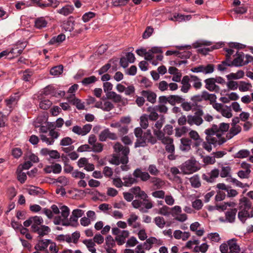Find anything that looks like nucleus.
Returning a JSON list of instances; mask_svg holds the SVG:
<instances>
[{
	"instance_id": "e433bc0d",
	"label": "nucleus",
	"mask_w": 253,
	"mask_h": 253,
	"mask_svg": "<svg viewBox=\"0 0 253 253\" xmlns=\"http://www.w3.org/2000/svg\"><path fill=\"white\" fill-rule=\"evenodd\" d=\"M106 96L108 99L112 100L115 103H120L122 100V96L114 91L107 92Z\"/></svg>"
},
{
	"instance_id": "20e7f679",
	"label": "nucleus",
	"mask_w": 253,
	"mask_h": 253,
	"mask_svg": "<svg viewBox=\"0 0 253 253\" xmlns=\"http://www.w3.org/2000/svg\"><path fill=\"white\" fill-rule=\"evenodd\" d=\"M229 128V124L221 123L218 126L216 125H212L211 127L207 129L210 130L216 139L221 140L225 143L227 140V138H225L224 134L226 132Z\"/></svg>"
},
{
	"instance_id": "c03bdc74",
	"label": "nucleus",
	"mask_w": 253,
	"mask_h": 253,
	"mask_svg": "<svg viewBox=\"0 0 253 253\" xmlns=\"http://www.w3.org/2000/svg\"><path fill=\"white\" fill-rule=\"evenodd\" d=\"M148 243H150L152 247H159L164 244V242L162 239H157L154 237H150L148 238Z\"/></svg>"
},
{
	"instance_id": "f257e3e1",
	"label": "nucleus",
	"mask_w": 253,
	"mask_h": 253,
	"mask_svg": "<svg viewBox=\"0 0 253 253\" xmlns=\"http://www.w3.org/2000/svg\"><path fill=\"white\" fill-rule=\"evenodd\" d=\"M115 154L110 160V162L116 165L122 164L121 168L123 171H127L129 167L126 165L128 162V155L129 149L128 147L123 146L120 143L116 142L113 146Z\"/></svg>"
},
{
	"instance_id": "7c9ffc66",
	"label": "nucleus",
	"mask_w": 253,
	"mask_h": 253,
	"mask_svg": "<svg viewBox=\"0 0 253 253\" xmlns=\"http://www.w3.org/2000/svg\"><path fill=\"white\" fill-rule=\"evenodd\" d=\"M190 234L188 232H182L180 230H176L173 232V237L176 239H182L183 241L187 240L190 237Z\"/></svg>"
},
{
	"instance_id": "0eeeda50",
	"label": "nucleus",
	"mask_w": 253,
	"mask_h": 253,
	"mask_svg": "<svg viewBox=\"0 0 253 253\" xmlns=\"http://www.w3.org/2000/svg\"><path fill=\"white\" fill-rule=\"evenodd\" d=\"M219 250L221 253H240V247L234 239L228 240L227 244H221Z\"/></svg>"
},
{
	"instance_id": "6e6d98bb",
	"label": "nucleus",
	"mask_w": 253,
	"mask_h": 253,
	"mask_svg": "<svg viewBox=\"0 0 253 253\" xmlns=\"http://www.w3.org/2000/svg\"><path fill=\"white\" fill-rule=\"evenodd\" d=\"M97 81V78L94 76H91L89 77L84 78L82 83L84 85L87 86L90 84L94 83Z\"/></svg>"
},
{
	"instance_id": "37998d69",
	"label": "nucleus",
	"mask_w": 253,
	"mask_h": 253,
	"mask_svg": "<svg viewBox=\"0 0 253 253\" xmlns=\"http://www.w3.org/2000/svg\"><path fill=\"white\" fill-rule=\"evenodd\" d=\"M231 167L226 166H222L221 167V170L220 172V176L222 178L228 177L231 176Z\"/></svg>"
},
{
	"instance_id": "2f4dec72",
	"label": "nucleus",
	"mask_w": 253,
	"mask_h": 253,
	"mask_svg": "<svg viewBox=\"0 0 253 253\" xmlns=\"http://www.w3.org/2000/svg\"><path fill=\"white\" fill-rule=\"evenodd\" d=\"M169 103L172 106H174L176 104H180L185 100V99L181 96L178 95H169Z\"/></svg>"
},
{
	"instance_id": "603ef678",
	"label": "nucleus",
	"mask_w": 253,
	"mask_h": 253,
	"mask_svg": "<svg viewBox=\"0 0 253 253\" xmlns=\"http://www.w3.org/2000/svg\"><path fill=\"white\" fill-rule=\"evenodd\" d=\"M70 101H71L72 103L76 106L77 109L79 110H83L84 108V105L83 103L81 102V101L76 98V97H74L71 99H69Z\"/></svg>"
},
{
	"instance_id": "b1692460",
	"label": "nucleus",
	"mask_w": 253,
	"mask_h": 253,
	"mask_svg": "<svg viewBox=\"0 0 253 253\" xmlns=\"http://www.w3.org/2000/svg\"><path fill=\"white\" fill-rule=\"evenodd\" d=\"M75 22L71 17H69L67 20L64 21L61 25L62 29L65 32H71L74 29Z\"/></svg>"
},
{
	"instance_id": "393cba45",
	"label": "nucleus",
	"mask_w": 253,
	"mask_h": 253,
	"mask_svg": "<svg viewBox=\"0 0 253 253\" xmlns=\"http://www.w3.org/2000/svg\"><path fill=\"white\" fill-rule=\"evenodd\" d=\"M189 136L191 139L194 141V146L198 147L202 144L203 139L196 131L190 130L189 132Z\"/></svg>"
},
{
	"instance_id": "cd10ccee",
	"label": "nucleus",
	"mask_w": 253,
	"mask_h": 253,
	"mask_svg": "<svg viewBox=\"0 0 253 253\" xmlns=\"http://www.w3.org/2000/svg\"><path fill=\"white\" fill-rule=\"evenodd\" d=\"M141 95L146 98L147 100L151 103H154L156 101V94L150 90H142L141 92Z\"/></svg>"
},
{
	"instance_id": "3c124183",
	"label": "nucleus",
	"mask_w": 253,
	"mask_h": 253,
	"mask_svg": "<svg viewBox=\"0 0 253 253\" xmlns=\"http://www.w3.org/2000/svg\"><path fill=\"white\" fill-rule=\"evenodd\" d=\"M52 105V102L49 99H43L42 100L39 104L40 108L43 110H47L50 108Z\"/></svg>"
},
{
	"instance_id": "e2e57ef3",
	"label": "nucleus",
	"mask_w": 253,
	"mask_h": 253,
	"mask_svg": "<svg viewBox=\"0 0 253 253\" xmlns=\"http://www.w3.org/2000/svg\"><path fill=\"white\" fill-rule=\"evenodd\" d=\"M62 217L66 219L70 213V210L66 206H62L60 208Z\"/></svg>"
},
{
	"instance_id": "7ed1b4c3",
	"label": "nucleus",
	"mask_w": 253,
	"mask_h": 253,
	"mask_svg": "<svg viewBox=\"0 0 253 253\" xmlns=\"http://www.w3.org/2000/svg\"><path fill=\"white\" fill-rule=\"evenodd\" d=\"M239 210L238 217L243 223H244L247 218L253 217V207L250 200L245 197L240 200Z\"/></svg>"
},
{
	"instance_id": "a19ab883",
	"label": "nucleus",
	"mask_w": 253,
	"mask_h": 253,
	"mask_svg": "<svg viewBox=\"0 0 253 253\" xmlns=\"http://www.w3.org/2000/svg\"><path fill=\"white\" fill-rule=\"evenodd\" d=\"M65 40V36L63 34L58 35L57 36L52 37L49 41L48 43L50 45H53L56 43L62 42Z\"/></svg>"
},
{
	"instance_id": "412c9836",
	"label": "nucleus",
	"mask_w": 253,
	"mask_h": 253,
	"mask_svg": "<svg viewBox=\"0 0 253 253\" xmlns=\"http://www.w3.org/2000/svg\"><path fill=\"white\" fill-rule=\"evenodd\" d=\"M219 174V170L217 169H214L210 172L203 174V178L208 182H212L216 178L218 177Z\"/></svg>"
},
{
	"instance_id": "58836bf2",
	"label": "nucleus",
	"mask_w": 253,
	"mask_h": 253,
	"mask_svg": "<svg viewBox=\"0 0 253 253\" xmlns=\"http://www.w3.org/2000/svg\"><path fill=\"white\" fill-rule=\"evenodd\" d=\"M190 82L193 83V86L196 89H199L202 86V83L201 80L197 76L193 75L189 76Z\"/></svg>"
},
{
	"instance_id": "c9c22d12",
	"label": "nucleus",
	"mask_w": 253,
	"mask_h": 253,
	"mask_svg": "<svg viewBox=\"0 0 253 253\" xmlns=\"http://www.w3.org/2000/svg\"><path fill=\"white\" fill-rule=\"evenodd\" d=\"M50 240L45 239L39 241L38 243L35 246V249L37 250L42 251L47 248L51 242Z\"/></svg>"
},
{
	"instance_id": "69168bd1",
	"label": "nucleus",
	"mask_w": 253,
	"mask_h": 253,
	"mask_svg": "<svg viewBox=\"0 0 253 253\" xmlns=\"http://www.w3.org/2000/svg\"><path fill=\"white\" fill-rule=\"evenodd\" d=\"M91 147V151L95 153H100L103 151V144L99 142H97L93 145Z\"/></svg>"
},
{
	"instance_id": "a18cd8bd",
	"label": "nucleus",
	"mask_w": 253,
	"mask_h": 253,
	"mask_svg": "<svg viewBox=\"0 0 253 253\" xmlns=\"http://www.w3.org/2000/svg\"><path fill=\"white\" fill-rule=\"evenodd\" d=\"M189 181L193 187L198 188L201 186L200 177L197 174L190 178Z\"/></svg>"
},
{
	"instance_id": "8fccbe9b",
	"label": "nucleus",
	"mask_w": 253,
	"mask_h": 253,
	"mask_svg": "<svg viewBox=\"0 0 253 253\" xmlns=\"http://www.w3.org/2000/svg\"><path fill=\"white\" fill-rule=\"evenodd\" d=\"M154 222L161 229L163 228L166 225L165 220L162 216H156L154 219Z\"/></svg>"
},
{
	"instance_id": "864d4df0",
	"label": "nucleus",
	"mask_w": 253,
	"mask_h": 253,
	"mask_svg": "<svg viewBox=\"0 0 253 253\" xmlns=\"http://www.w3.org/2000/svg\"><path fill=\"white\" fill-rule=\"evenodd\" d=\"M140 125L143 129H146L148 126V116L143 114L140 117Z\"/></svg>"
},
{
	"instance_id": "680f3d73",
	"label": "nucleus",
	"mask_w": 253,
	"mask_h": 253,
	"mask_svg": "<svg viewBox=\"0 0 253 253\" xmlns=\"http://www.w3.org/2000/svg\"><path fill=\"white\" fill-rule=\"evenodd\" d=\"M72 176L75 178H80L82 179L84 178L89 179V176L86 177L85 173L78 170H74L72 173Z\"/></svg>"
},
{
	"instance_id": "bf43d9fd",
	"label": "nucleus",
	"mask_w": 253,
	"mask_h": 253,
	"mask_svg": "<svg viewBox=\"0 0 253 253\" xmlns=\"http://www.w3.org/2000/svg\"><path fill=\"white\" fill-rule=\"evenodd\" d=\"M28 193L31 195H39L42 193V190L37 187L32 186L28 189Z\"/></svg>"
},
{
	"instance_id": "09e8293b",
	"label": "nucleus",
	"mask_w": 253,
	"mask_h": 253,
	"mask_svg": "<svg viewBox=\"0 0 253 253\" xmlns=\"http://www.w3.org/2000/svg\"><path fill=\"white\" fill-rule=\"evenodd\" d=\"M175 136H176L177 137H180L182 136V135H184L185 134H186L188 132V131H189V129L188 128V127H187L186 126H183L180 127L176 128H175Z\"/></svg>"
},
{
	"instance_id": "6e6552de",
	"label": "nucleus",
	"mask_w": 253,
	"mask_h": 253,
	"mask_svg": "<svg viewBox=\"0 0 253 253\" xmlns=\"http://www.w3.org/2000/svg\"><path fill=\"white\" fill-rule=\"evenodd\" d=\"M26 45V42L19 41L8 47V59H12L19 56Z\"/></svg>"
},
{
	"instance_id": "c85d7f7f",
	"label": "nucleus",
	"mask_w": 253,
	"mask_h": 253,
	"mask_svg": "<svg viewBox=\"0 0 253 253\" xmlns=\"http://www.w3.org/2000/svg\"><path fill=\"white\" fill-rule=\"evenodd\" d=\"M180 149L182 151H188L191 149L192 141L188 138H182L180 139Z\"/></svg>"
},
{
	"instance_id": "2eb2a0df",
	"label": "nucleus",
	"mask_w": 253,
	"mask_h": 253,
	"mask_svg": "<svg viewBox=\"0 0 253 253\" xmlns=\"http://www.w3.org/2000/svg\"><path fill=\"white\" fill-rule=\"evenodd\" d=\"M98 137L99 141L101 142L106 141L107 139L112 140H116L118 139L117 134L111 132L108 128H106L103 130L101 131L99 134Z\"/></svg>"
},
{
	"instance_id": "f704fd0d",
	"label": "nucleus",
	"mask_w": 253,
	"mask_h": 253,
	"mask_svg": "<svg viewBox=\"0 0 253 253\" xmlns=\"http://www.w3.org/2000/svg\"><path fill=\"white\" fill-rule=\"evenodd\" d=\"M74 9V8L73 6L71 5H66L63 6L62 8L58 9L57 12V13L64 16H68L73 12Z\"/></svg>"
},
{
	"instance_id": "a211bd4d",
	"label": "nucleus",
	"mask_w": 253,
	"mask_h": 253,
	"mask_svg": "<svg viewBox=\"0 0 253 253\" xmlns=\"http://www.w3.org/2000/svg\"><path fill=\"white\" fill-rule=\"evenodd\" d=\"M237 210L236 208L228 210L225 213V219L223 217H220L219 220L221 221L233 223L235 221Z\"/></svg>"
},
{
	"instance_id": "1a4fd4ad",
	"label": "nucleus",
	"mask_w": 253,
	"mask_h": 253,
	"mask_svg": "<svg viewBox=\"0 0 253 253\" xmlns=\"http://www.w3.org/2000/svg\"><path fill=\"white\" fill-rule=\"evenodd\" d=\"M112 233L113 235L116 236L115 240L119 246H122L126 242V238H128L129 235V232L128 230H122L117 227L113 228L112 229Z\"/></svg>"
},
{
	"instance_id": "5fc2aeb1",
	"label": "nucleus",
	"mask_w": 253,
	"mask_h": 253,
	"mask_svg": "<svg viewBox=\"0 0 253 253\" xmlns=\"http://www.w3.org/2000/svg\"><path fill=\"white\" fill-rule=\"evenodd\" d=\"M148 112H150V115L148 116V119L152 121H156L158 118V114L155 111V109L153 107H148L147 109Z\"/></svg>"
},
{
	"instance_id": "052dcab7",
	"label": "nucleus",
	"mask_w": 253,
	"mask_h": 253,
	"mask_svg": "<svg viewBox=\"0 0 253 253\" xmlns=\"http://www.w3.org/2000/svg\"><path fill=\"white\" fill-rule=\"evenodd\" d=\"M55 180L54 183H59L61 184L62 186H65L69 183V179L64 176H59Z\"/></svg>"
},
{
	"instance_id": "72a5a7b5",
	"label": "nucleus",
	"mask_w": 253,
	"mask_h": 253,
	"mask_svg": "<svg viewBox=\"0 0 253 253\" xmlns=\"http://www.w3.org/2000/svg\"><path fill=\"white\" fill-rule=\"evenodd\" d=\"M83 243L91 253H97L96 250V245L92 239L84 240Z\"/></svg>"
},
{
	"instance_id": "4be33fe9",
	"label": "nucleus",
	"mask_w": 253,
	"mask_h": 253,
	"mask_svg": "<svg viewBox=\"0 0 253 253\" xmlns=\"http://www.w3.org/2000/svg\"><path fill=\"white\" fill-rule=\"evenodd\" d=\"M162 143L165 145V149L167 152L173 154L175 151V147L173 144V140L169 136L164 139Z\"/></svg>"
},
{
	"instance_id": "473e14b6",
	"label": "nucleus",
	"mask_w": 253,
	"mask_h": 253,
	"mask_svg": "<svg viewBox=\"0 0 253 253\" xmlns=\"http://www.w3.org/2000/svg\"><path fill=\"white\" fill-rule=\"evenodd\" d=\"M242 130V128L240 126H232L228 133H227L226 137L227 139H230L234 136L239 133Z\"/></svg>"
},
{
	"instance_id": "f8f14e48",
	"label": "nucleus",
	"mask_w": 253,
	"mask_h": 253,
	"mask_svg": "<svg viewBox=\"0 0 253 253\" xmlns=\"http://www.w3.org/2000/svg\"><path fill=\"white\" fill-rule=\"evenodd\" d=\"M203 112L202 110L197 111L194 115H189L187 116V123L190 125H195L200 126L204 121L202 118Z\"/></svg>"
},
{
	"instance_id": "774afa93",
	"label": "nucleus",
	"mask_w": 253,
	"mask_h": 253,
	"mask_svg": "<svg viewBox=\"0 0 253 253\" xmlns=\"http://www.w3.org/2000/svg\"><path fill=\"white\" fill-rule=\"evenodd\" d=\"M192 206L194 209L200 210L202 208L203 204L201 200L196 199L192 202Z\"/></svg>"
},
{
	"instance_id": "4c0bfd02",
	"label": "nucleus",
	"mask_w": 253,
	"mask_h": 253,
	"mask_svg": "<svg viewBox=\"0 0 253 253\" xmlns=\"http://www.w3.org/2000/svg\"><path fill=\"white\" fill-rule=\"evenodd\" d=\"M47 24V21L43 17H39L35 21V26L39 29L45 27Z\"/></svg>"
},
{
	"instance_id": "bb28decb",
	"label": "nucleus",
	"mask_w": 253,
	"mask_h": 253,
	"mask_svg": "<svg viewBox=\"0 0 253 253\" xmlns=\"http://www.w3.org/2000/svg\"><path fill=\"white\" fill-rule=\"evenodd\" d=\"M190 80L189 76H184L181 81L182 86L180 90L183 93H187L191 88V85L190 84Z\"/></svg>"
},
{
	"instance_id": "5701e85b",
	"label": "nucleus",
	"mask_w": 253,
	"mask_h": 253,
	"mask_svg": "<svg viewBox=\"0 0 253 253\" xmlns=\"http://www.w3.org/2000/svg\"><path fill=\"white\" fill-rule=\"evenodd\" d=\"M133 175L136 178H140L143 181H146L151 177L149 173L142 171L140 169H136L133 172Z\"/></svg>"
},
{
	"instance_id": "4d7b16f0",
	"label": "nucleus",
	"mask_w": 253,
	"mask_h": 253,
	"mask_svg": "<svg viewBox=\"0 0 253 253\" xmlns=\"http://www.w3.org/2000/svg\"><path fill=\"white\" fill-rule=\"evenodd\" d=\"M154 134L157 137L158 140H161L162 143L164 139H166L168 136H165V133L161 129H153Z\"/></svg>"
},
{
	"instance_id": "dca6fc26",
	"label": "nucleus",
	"mask_w": 253,
	"mask_h": 253,
	"mask_svg": "<svg viewBox=\"0 0 253 253\" xmlns=\"http://www.w3.org/2000/svg\"><path fill=\"white\" fill-rule=\"evenodd\" d=\"M162 53V50L160 47H154L148 51L146 60L150 61L152 64L156 66L158 62L154 60L155 55Z\"/></svg>"
},
{
	"instance_id": "423d86ee",
	"label": "nucleus",
	"mask_w": 253,
	"mask_h": 253,
	"mask_svg": "<svg viewBox=\"0 0 253 253\" xmlns=\"http://www.w3.org/2000/svg\"><path fill=\"white\" fill-rule=\"evenodd\" d=\"M206 137V141H202V146L203 148L207 151L208 152H210L212 150L211 145H213L214 147L217 145H221L224 143V141L221 140H217L215 137L210 133V130H208L207 129L204 131Z\"/></svg>"
},
{
	"instance_id": "9d476101",
	"label": "nucleus",
	"mask_w": 253,
	"mask_h": 253,
	"mask_svg": "<svg viewBox=\"0 0 253 253\" xmlns=\"http://www.w3.org/2000/svg\"><path fill=\"white\" fill-rule=\"evenodd\" d=\"M156 139L153 137L150 130H147L144 132V137L142 139H140L138 142H135V147H144L146 145L147 142L154 144L156 143Z\"/></svg>"
},
{
	"instance_id": "0e129e2a",
	"label": "nucleus",
	"mask_w": 253,
	"mask_h": 253,
	"mask_svg": "<svg viewBox=\"0 0 253 253\" xmlns=\"http://www.w3.org/2000/svg\"><path fill=\"white\" fill-rule=\"evenodd\" d=\"M96 15V13L93 12H88L85 13L82 16V20L84 22H87L90 19L94 18Z\"/></svg>"
},
{
	"instance_id": "49530a36",
	"label": "nucleus",
	"mask_w": 253,
	"mask_h": 253,
	"mask_svg": "<svg viewBox=\"0 0 253 253\" xmlns=\"http://www.w3.org/2000/svg\"><path fill=\"white\" fill-rule=\"evenodd\" d=\"M250 154V152L247 149H242L239 151L234 155L235 158L244 159L247 158Z\"/></svg>"
},
{
	"instance_id": "39448f33",
	"label": "nucleus",
	"mask_w": 253,
	"mask_h": 253,
	"mask_svg": "<svg viewBox=\"0 0 253 253\" xmlns=\"http://www.w3.org/2000/svg\"><path fill=\"white\" fill-rule=\"evenodd\" d=\"M137 198L143 199V201H141L138 200H135L132 201L131 204L134 208L139 209L141 212H147L148 211V210L150 209L153 207L152 203L146 200L148 198V196L144 191L141 190L140 191Z\"/></svg>"
},
{
	"instance_id": "c756f323",
	"label": "nucleus",
	"mask_w": 253,
	"mask_h": 253,
	"mask_svg": "<svg viewBox=\"0 0 253 253\" xmlns=\"http://www.w3.org/2000/svg\"><path fill=\"white\" fill-rule=\"evenodd\" d=\"M123 179L124 180V186L126 187H130L132 184L137 182L136 178L131 174L126 175L123 177Z\"/></svg>"
},
{
	"instance_id": "79ce46f5",
	"label": "nucleus",
	"mask_w": 253,
	"mask_h": 253,
	"mask_svg": "<svg viewBox=\"0 0 253 253\" xmlns=\"http://www.w3.org/2000/svg\"><path fill=\"white\" fill-rule=\"evenodd\" d=\"M252 85L250 83L245 81H240L239 83V90L241 92H246L251 90Z\"/></svg>"
},
{
	"instance_id": "de8ad7c7",
	"label": "nucleus",
	"mask_w": 253,
	"mask_h": 253,
	"mask_svg": "<svg viewBox=\"0 0 253 253\" xmlns=\"http://www.w3.org/2000/svg\"><path fill=\"white\" fill-rule=\"evenodd\" d=\"M63 71V66L61 65L52 68L50 71L51 75L54 76H58L61 75Z\"/></svg>"
},
{
	"instance_id": "ddd939ff",
	"label": "nucleus",
	"mask_w": 253,
	"mask_h": 253,
	"mask_svg": "<svg viewBox=\"0 0 253 253\" xmlns=\"http://www.w3.org/2000/svg\"><path fill=\"white\" fill-rule=\"evenodd\" d=\"M213 108L225 118H230L233 116L231 107L227 105L221 103L214 104Z\"/></svg>"
},
{
	"instance_id": "6ab92c4d",
	"label": "nucleus",
	"mask_w": 253,
	"mask_h": 253,
	"mask_svg": "<svg viewBox=\"0 0 253 253\" xmlns=\"http://www.w3.org/2000/svg\"><path fill=\"white\" fill-rule=\"evenodd\" d=\"M205 83V87L210 91H215L218 92L219 91V87L215 84L214 78H211L206 79L204 81Z\"/></svg>"
},
{
	"instance_id": "a878e982",
	"label": "nucleus",
	"mask_w": 253,
	"mask_h": 253,
	"mask_svg": "<svg viewBox=\"0 0 253 253\" xmlns=\"http://www.w3.org/2000/svg\"><path fill=\"white\" fill-rule=\"evenodd\" d=\"M242 167L245 169V170H239L238 172V176L241 178H248L251 172L250 165L248 164L243 163L242 164Z\"/></svg>"
},
{
	"instance_id": "ea45409f",
	"label": "nucleus",
	"mask_w": 253,
	"mask_h": 253,
	"mask_svg": "<svg viewBox=\"0 0 253 253\" xmlns=\"http://www.w3.org/2000/svg\"><path fill=\"white\" fill-rule=\"evenodd\" d=\"M151 182L153 184L156 189L162 188L165 184L164 180L160 178L153 177L151 178Z\"/></svg>"
},
{
	"instance_id": "9b49d317",
	"label": "nucleus",
	"mask_w": 253,
	"mask_h": 253,
	"mask_svg": "<svg viewBox=\"0 0 253 253\" xmlns=\"http://www.w3.org/2000/svg\"><path fill=\"white\" fill-rule=\"evenodd\" d=\"M105 241L104 248L106 253H116L117 250L115 240L109 235L106 236Z\"/></svg>"
},
{
	"instance_id": "f3484780",
	"label": "nucleus",
	"mask_w": 253,
	"mask_h": 253,
	"mask_svg": "<svg viewBox=\"0 0 253 253\" xmlns=\"http://www.w3.org/2000/svg\"><path fill=\"white\" fill-rule=\"evenodd\" d=\"M19 98L18 96L15 94L11 95L9 98L5 99L4 101L7 107L9 109V113H10L15 107Z\"/></svg>"
},
{
	"instance_id": "338daca9",
	"label": "nucleus",
	"mask_w": 253,
	"mask_h": 253,
	"mask_svg": "<svg viewBox=\"0 0 253 253\" xmlns=\"http://www.w3.org/2000/svg\"><path fill=\"white\" fill-rule=\"evenodd\" d=\"M151 195L155 198L163 199L165 198V192L162 190H156L153 192Z\"/></svg>"
},
{
	"instance_id": "4468645a",
	"label": "nucleus",
	"mask_w": 253,
	"mask_h": 253,
	"mask_svg": "<svg viewBox=\"0 0 253 253\" xmlns=\"http://www.w3.org/2000/svg\"><path fill=\"white\" fill-rule=\"evenodd\" d=\"M198 169L196 162L193 160L187 161L181 167V170L185 174H190L197 171Z\"/></svg>"
},
{
	"instance_id": "f03ea898",
	"label": "nucleus",
	"mask_w": 253,
	"mask_h": 253,
	"mask_svg": "<svg viewBox=\"0 0 253 253\" xmlns=\"http://www.w3.org/2000/svg\"><path fill=\"white\" fill-rule=\"evenodd\" d=\"M43 220L41 216H34L29 217L23 222L25 227L31 226V230L37 233L39 236L42 237L50 232V228L46 225H43Z\"/></svg>"
},
{
	"instance_id": "13d9d810",
	"label": "nucleus",
	"mask_w": 253,
	"mask_h": 253,
	"mask_svg": "<svg viewBox=\"0 0 253 253\" xmlns=\"http://www.w3.org/2000/svg\"><path fill=\"white\" fill-rule=\"evenodd\" d=\"M134 133L135 136L137 138L136 142L139 141L140 139H142L144 137V133L141 127H138L134 129Z\"/></svg>"
},
{
	"instance_id": "aec40b11",
	"label": "nucleus",
	"mask_w": 253,
	"mask_h": 253,
	"mask_svg": "<svg viewBox=\"0 0 253 253\" xmlns=\"http://www.w3.org/2000/svg\"><path fill=\"white\" fill-rule=\"evenodd\" d=\"M236 57L232 61L230 64H229V67L235 66L240 67L245 65L244 64V54L243 52H237L236 54Z\"/></svg>"
}]
</instances>
